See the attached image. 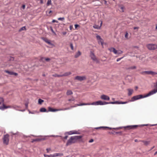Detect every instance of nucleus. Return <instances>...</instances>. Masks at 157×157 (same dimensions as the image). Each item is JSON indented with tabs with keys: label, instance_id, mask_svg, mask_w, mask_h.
<instances>
[{
	"label": "nucleus",
	"instance_id": "nucleus-1",
	"mask_svg": "<svg viewBox=\"0 0 157 157\" xmlns=\"http://www.w3.org/2000/svg\"><path fill=\"white\" fill-rule=\"evenodd\" d=\"M83 136H72L70 137L69 139L67 140L66 146L70 145L76 143L78 141V143L83 142V140L82 139Z\"/></svg>",
	"mask_w": 157,
	"mask_h": 157
},
{
	"label": "nucleus",
	"instance_id": "nucleus-2",
	"mask_svg": "<svg viewBox=\"0 0 157 157\" xmlns=\"http://www.w3.org/2000/svg\"><path fill=\"white\" fill-rule=\"evenodd\" d=\"M156 92H157V89H154L144 95L140 94L134 96L131 98V99L129 101H133L137 100L144 98L152 95Z\"/></svg>",
	"mask_w": 157,
	"mask_h": 157
},
{
	"label": "nucleus",
	"instance_id": "nucleus-3",
	"mask_svg": "<svg viewBox=\"0 0 157 157\" xmlns=\"http://www.w3.org/2000/svg\"><path fill=\"white\" fill-rule=\"evenodd\" d=\"M148 125H149V124H146L141 125H128V126H124V128L125 129H127L128 130H130V129H134L138 127H139V126L142 127V126H147Z\"/></svg>",
	"mask_w": 157,
	"mask_h": 157
},
{
	"label": "nucleus",
	"instance_id": "nucleus-4",
	"mask_svg": "<svg viewBox=\"0 0 157 157\" xmlns=\"http://www.w3.org/2000/svg\"><path fill=\"white\" fill-rule=\"evenodd\" d=\"M90 56L91 59H92L93 61H96V63H99V61L96 57L93 51H91L90 52Z\"/></svg>",
	"mask_w": 157,
	"mask_h": 157
},
{
	"label": "nucleus",
	"instance_id": "nucleus-5",
	"mask_svg": "<svg viewBox=\"0 0 157 157\" xmlns=\"http://www.w3.org/2000/svg\"><path fill=\"white\" fill-rule=\"evenodd\" d=\"M148 49L150 50H154L157 49V44H149L147 45Z\"/></svg>",
	"mask_w": 157,
	"mask_h": 157
},
{
	"label": "nucleus",
	"instance_id": "nucleus-6",
	"mask_svg": "<svg viewBox=\"0 0 157 157\" xmlns=\"http://www.w3.org/2000/svg\"><path fill=\"white\" fill-rule=\"evenodd\" d=\"M140 73L142 75L147 74L151 75H155L157 74V73L156 72L151 71H145L141 72Z\"/></svg>",
	"mask_w": 157,
	"mask_h": 157
},
{
	"label": "nucleus",
	"instance_id": "nucleus-7",
	"mask_svg": "<svg viewBox=\"0 0 157 157\" xmlns=\"http://www.w3.org/2000/svg\"><path fill=\"white\" fill-rule=\"evenodd\" d=\"M9 135L8 134H6L4 135L3 138V143L7 145L8 144L9 141Z\"/></svg>",
	"mask_w": 157,
	"mask_h": 157
},
{
	"label": "nucleus",
	"instance_id": "nucleus-8",
	"mask_svg": "<svg viewBox=\"0 0 157 157\" xmlns=\"http://www.w3.org/2000/svg\"><path fill=\"white\" fill-rule=\"evenodd\" d=\"M97 105V103H96V101L93 102L92 103H80L79 104H77L76 106H75L74 107H75L76 106H82V105Z\"/></svg>",
	"mask_w": 157,
	"mask_h": 157
},
{
	"label": "nucleus",
	"instance_id": "nucleus-9",
	"mask_svg": "<svg viewBox=\"0 0 157 157\" xmlns=\"http://www.w3.org/2000/svg\"><path fill=\"white\" fill-rule=\"evenodd\" d=\"M80 134V132H78V131L74 130L71 131L69 132H66L64 134L65 135H71L74 134Z\"/></svg>",
	"mask_w": 157,
	"mask_h": 157
},
{
	"label": "nucleus",
	"instance_id": "nucleus-10",
	"mask_svg": "<svg viewBox=\"0 0 157 157\" xmlns=\"http://www.w3.org/2000/svg\"><path fill=\"white\" fill-rule=\"evenodd\" d=\"M75 79L80 81H82L85 80L86 79V77L85 76H81L78 75L75 77Z\"/></svg>",
	"mask_w": 157,
	"mask_h": 157
},
{
	"label": "nucleus",
	"instance_id": "nucleus-11",
	"mask_svg": "<svg viewBox=\"0 0 157 157\" xmlns=\"http://www.w3.org/2000/svg\"><path fill=\"white\" fill-rule=\"evenodd\" d=\"M128 101H126L124 102L123 101H113V102H110V103H111V104H125L128 103Z\"/></svg>",
	"mask_w": 157,
	"mask_h": 157
},
{
	"label": "nucleus",
	"instance_id": "nucleus-12",
	"mask_svg": "<svg viewBox=\"0 0 157 157\" xmlns=\"http://www.w3.org/2000/svg\"><path fill=\"white\" fill-rule=\"evenodd\" d=\"M45 140V138H36V139H33L31 141V142L33 143L34 142H40L44 140Z\"/></svg>",
	"mask_w": 157,
	"mask_h": 157
},
{
	"label": "nucleus",
	"instance_id": "nucleus-13",
	"mask_svg": "<svg viewBox=\"0 0 157 157\" xmlns=\"http://www.w3.org/2000/svg\"><path fill=\"white\" fill-rule=\"evenodd\" d=\"M63 109H53L50 107H48V112L50 111V112H55L56 111H57L59 110H63Z\"/></svg>",
	"mask_w": 157,
	"mask_h": 157
},
{
	"label": "nucleus",
	"instance_id": "nucleus-14",
	"mask_svg": "<svg viewBox=\"0 0 157 157\" xmlns=\"http://www.w3.org/2000/svg\"><path fill=\"white\" fill-rule=\"evenodd\" d=\"M100 98L101 99L104 100H109L110 98L109 96L105 95H102L101 96Z\"/></svg>",
	"mask_w": 157,
	"mask_h": 157
},
{
	"label": "nucleus",
	"instance_id": "nucleus-15",
	"mask_svg": "<svg viewBox=\"0 0 157 157\" xmlns=\"http://www.w3.org/2000/svg\"><path fill=\"white\" fill-rule=\"evenodd\" d=\"M5 72L6 73H7L8 74L10 75H14L17 76L18 75V74L17 73L14 72L13 71H9L8 70H5Z\"/></svg>",
	"mask_w": 157,
	"mask_h": 157
},
{
	"label": "nucleus",
	"instance_id": "nucleus-16",
	"mask_svg": "<svg viewBox=\"0 0 157 157\" xmlns=\"http://www.w3.org/2000/svg\"><path fill=\"white\" fill-rule=\"evenodd\" d=\"M11 107L10 106H6L4 103H3L2 105L0 106V109L4 110L5 109L8 108H10Z\"/></svg>",
	"mask_w": 157,
	"mask_h": 157
},
{
	"label": "nucleus",
	"instance_id": "nucleus-17",
	"mask_svg": "<svg viewBox=\"0 0 157 157\" xmlns=\"http://www.w3.org/2000/svg\"><path fill=\"white\" fill-rule=\"evenodd\" d=\"M102 24V21H101L100 26H99L98 25H93V27L95 29H100L101 27V26Z\"/></svg>",
	"mask_w": 157,
	"mask_h": 157
},
{
	"label": "nucleus",
	"instance_id": "nucleus-18",
	"mask_svg": "<svg viewBox=\"0 0 157 157\" xmlns=\"http://www.w3.org/2000/svg\"><path fill=\"white\" fill-rule=\"evenodd\" d=\"M46 43H48L49 45L51 46H54L53 44L51 42L50 40H43Z\"/></svg>",
	"mask_w": 157,
	"mask_h": 157
},
{
	"label": "nucleus",
	"instance_id": "nucleus-19",
	"mask_svg": "<svg viewBox=\"0 0 157 157\" xmlns=\"http://www.w3.org/2000/svg\"><path fill=\"white\" fill-rule=\"evenodd\" d=\"M127 90L128 91V96H130L131 95L133 91V90L132 89H128Z\"/></svg>",
	"mask_w": 157,
	"mask_h": 157
},
{
	"label": "nucleus",
	"instance_id": "nucleus-20",
	"mask_svg": "<svg viewBox=\"0 0 157 157\" xmlns=\"http://www.w3.org/2000/svg\"><path fill=\"white\" fill-rule=\"evenodd\" d=\"M139 141H141L144 143V144L145 146H147L150 143V141H146L144 140H140Z\"/></svg>",
	"mask_w": 157,
	"mask_h": 157
},
{
	"label": "nucleus",
	"instance_id": "nucleus-21",
	"mask_svg": "<svg viewBox=\"0 0 157 157\" xmlns=\"http://www.w3.org/2000/svg\"><path fill=\"white\" fill-rule=\"evenodd\" d=\"M101 128H103V129H105L106 128H107V129H112V128H109V127H100L96 128H95L97 129H98Z\"/></svg>",
	"mask_w": 157,
	"mask_h": 157
},
{
	"label": "nucleus",
	"instance_id": "nucleus-22",
	"mask_svg": "<svg viewBox=\"0 0 157 157\" xmlns=\"http://www.w3.org/2000/svg\"><path fill=\"white\" fill-rule=\"evenodd\" d=\"M71 74V72H67L65 73L64 74L62 75V77L67 76Z\"/></svg>",
	"mask_w": 157,
	"mask_h": 157
},
{
	"label": "nucleus",
	"instance_id": "nucleus-23",
	"mask_svg": "<svg viewBox=\"0 0 157 157\" xmlns=\"http://www.w3.org/2000/svg\"><path fill=\"white\" fill-rule=\"evenodd\" d=\"M40 111L41 112H48V111L44 107L41 108L40 109Z\"/></svg>",
	"mask_w": 157,
	"mask_h": 157
},
{
	"label": "nucleus",
	"instance_id": "nucleus-24",
	"mask_svg": "<svg viewBox=\"0 0 157 157\" xmlns=\"http://www.w3.org/2000/svg\"><path fill=\"white\" fill-rule=\"evenodd\" d=\"M136 67L135 66H133L130 67H128V68H126V69L127 70H130V69L134 70V69H136Z\"/></svg>",
	"mask_w": 157,
	"mask_h": 157
},
{
	"label": "nucleus",
	"instance_id": "nucleus-25",
	"mask_svg": "<svg viewBox=\"0 0 157 157\" xmlns=\"http://www.w3.org/2000/svg\"><path fill=\"white\" fill-rule=\"evenodd\" d=\"M81 55V52L79 51H78L77 53L75 55V58H77L79 57Z\"/></svg>",
	"mask_w": 157,
	"mask_h": 157
},
{
	"label": "nucleus",
	"instance_id": "nucleus-26",
	"mask_svg": "<svg viewBox=\"0 0 157 157\" xmlns=\"http://www.w3.org/2000/svg\"><path fill=\"white\" fill-rule=\"evenodd\" d=\"M98 42L99 44L101 45L102 46V48H103V44H104L103 42V40H98Z\"/></svg>",
	"mask_w": 157,
	"mask_h": 157
},
{
	"label": "nucleus",
	"instance_id": "nucleus-27",
	"mask_svg": "<svg viewBox=\"0 0 157 157\" xmlns=\"http://www.w3.org/2000/svg\"><path fill=\"white\" fill-rule=\"evenodd\" d=\"M26 27L25 26H23L19 30V32H20L23 30H26Z\"/></svg>",
	"mask_w": 157,
	"mask_h": 157
},
{
	"label": "nucleus",
	"instance_id": "nucleus-28",
	"mask_svg": "<svg viewBox=\"0 0 157 157\" xmlns=\"http://www.w3.org/2000/svg\"><path fill=\"white\" fill-rule=\"evenodd\" d=\"M96 103H97V105H103V101H96Z\"/></svg>",
	"mask_w": 157,
	"mask_h": 157
},
{
	"label": "nucleus",
	"instance_id": "nucleus-29",
	"mask_svg": "<svg viewBox=\"0 0 157 157\" xmlns=\"http://www.w3.org/2000/svg\"><path fill=\"white\" fill-rule=\"evenodd\" d=\"M73 94V92L71 90H68L67 92V95H71Z\"/></svg>",
	"mask_w": 157,
	"mask_h": 157
},
{
	"label": "nucleus",
	"instance_id": "nucleus-30",
	"mask_svg": "<svg viewBox=\"0 0 157 157\" xmlns=\"http://www.w3.org/2000/svg\"><path fill=\"white\" fill-rule=\"evenodd\" d=\"M44 102V100L41 99H39L38 101V103L39 104L41 105L43 102Z\"/></svg>",
	"mask_w": 157,
	"mask_h": 157
},
{
	"label": "nucleus",
	"instance_id": "nucleus-31",
	"mask_svg": "<svg viewBox=\"0 0 157 157\" xmlns=\"http://www.w3.org/2000/svg\"><path fill=\"white\" fill-rule=\"evenodd\" d=\"M52 76L54 77H62V75H59L56 74L53 75Z\"/></svg>",
	"mask_w": 157,
	"mask_h": 157
},
{
	"label": "nucleus",
	"instance_id": "nucleus-32",
	"mask_svg": "<svg viewBox=\"0 0 157 157\" xmlns=\"http://www.w3.org/2000/svg\"><path fill=\"white\" fill-rule=\"evenodd\" d=\"M56 156H63V153H56Z\"/></svg>",
	"mask_w": 157,
	"mask_h": 157
},
{
	"label": "nucleus",
	"instance_id": "nucleus-33",
	"mask_svg": "<svg viewBox=\"0 0 157 157\" xmlns=\"http://www.w3.org/2000/svg\"><path fill=\"white\" fill-rule=\"evenodd\" d=\"M0 40L1 41V42H0V44L1 45H4L6 44V43L4 41V40Z\"/></svg>",
	"mask_w": 157,
	"mask_h": 157
},
{
	"label": "nucleus",
	"instance_id": "nucleus-34",
	"mask_svg": "<svg viewBox=\"0 0 157 157\" xmlns=\"http://www.w3.org/2000/svg\"><path fill=\"white\" fill-rule=\"evenodd\" d=\"M123 52L122 51L120 50H118L117 51L116 54L119 55L122 54Z\"/></svg>",
	"mask_w": 157,
	"mask_h": 157
},
{
	"label": "nucleus",
	"instance_id": "nucleus-35",
	"mask_svg": "<svg viewBox=\"0 0 157 157\" xmlns=\"http://www.w3.org/2000/svg\"><path fill=\"white\" fill-rule=\"evenodd\" d=\"M4 100L2 98H0V105L2 103H3Z\"/></svg>",
	"mask_w": 157,
	"mask_h": 157
},
{
	"label": "nucleus",
	"instance_id": "nucleus-36",
	"mask_svg": "<svg viewBox=\"0 0 157 157\" xmlns=\"http://www.w3.org/2000/svg\"><path fill=\"white\" fill-rule=\"evenodd\" d=\"M40 61H41L43 62H44L45 61V58L44 57H41L40 59Z\"/></svg>",
	"mask_w": 157,
	"mask_h": 157
},
{
	"label": "nucleus",
	"instance_id": "nucleus-37",
	"mask_svg": "<svg viewBox=\"0 0 157 157\" xmlns=\"http://www.w3.org/2000/svg\"><path fill=\"white\" fill-rule=\"evenodd\" d=\"M52 4L51 0H48L47 3V6H48Z\"/></svg>",
	"mask_w": 157,
	"mask_h": 157
},
{
	"label": "nucleus",
	"instance_id": "nucleus-38",
	"mask_svg": "<svg viewBox=\"0 0 157 157\" xmlns=\"http://www.w3.org/2000/svg\"><path fill=\"white\" fill-rule=\"evenodd\" d=\"M70 47L71 48V49L72 50H74V48H73V44L72 43H70Z\"/></svg>",
	"mask_w": 157,
	"mask_h": 157
},
{
	"label": "nucleus",
	"instance_id": "nucleus-39",
	"mask_svg": "<svg viewBox=\"0 0 157 157\" xmlns=\"http://www.w3.org/2000/svg\"><path fill=\"white\" fill-rule=\"evenodd\" d=\"M113 49V52L115 54H116V53L117 52V50L115 48H112Z\"/></svg>",
	"mask_w": 157,
	"mask_h": 157
},
{
	"label": "nucleus",
	"instance_id": "nucleus-40",
	"mask_svg": "<svg viewBox=\"0 0 157 157\" xmlns=\"http://www.w3.org/2000/svg\"><path fill=\"white\" fill-rule=\"evenodd\" d=\"M115 132L113 131H111V132H109V134H110L115 135Z\"/></svg>",
	"mask_w": 157,
	"mask_h": 157
},
{
	"label": "nucleus",
	"instance_id": "nucleus-41",
	"mask_svg": "<svg viewBox=\"0 0 157 157\" xmlns=\"http://www.w3.org/2000/svg\"><path fill=\"white\" fill-rule=\"evenodd\" d=\"M103 105H105L107 104H111V103H110V102H107L105 101H103Z\"/></svg>",
	"mask_w": 157,
	"mask_h": 157
},
{
	"label": "nucleus",
	"instance_id": "nucleus-42",
	"mask_svg": "<svg viewBox=\"0 0 157 157\" xmlns=\"http://www.w3.org/2000/svg\"><path fill=\"white\" fill-rule=\"evenodd\" d=\"M115 134H119L120 135H122V132H115Z\"/></svg>",
	"mask_w": 157,
	"mask_h": 157
},
{
	"label": "nucleus",
	"instance_id": "nucleus-43",
	"mask_svg": "<svg viewBox=\"0 0 157 157\" xmlns=\"http://www.w3.org/2000/svg\"><path fill=\"white\" fill-rule=\"evenodd\" d=\"M50 157H55L56 156V153H55L53 154H51L49 155Z\"/></svg>",
	"mask_w": 157,
	"mask_h": 157
},
{
	"label": "nucleus",
	"instance_id": "nucleus-44",
	"mask_svg": "<svg viewBox=\"0 0 157 157\" xmlns=\"http://www.w3.org/2000/svg\"><path fill=\"white\" fill-rule=\"evenodd\" d=\"M58 20L63 21L64 19V18L63 17H59L58 18Z\"/></svg>",
	"mask_w": 157,
	"mask_h": 157
},
{
	"label": "nucleus",
	"instance_id": "nucleus-45",
	"mask_svg": "<svg viewBox=\"0 0 157 157\" xmlns=\"http://www.w3.org/2000/svg\"><path fill=\"white\" fill-rule=\"evenodd\" d=\"M128 32H126L125 33V37L126 38H127L128 37Z\"/></svg>",
	"mask_w": 157,
	"mask_h": 157
},
{
	"label": "nucleus",
	"instance_id": "nucleus-46",
	"mask_svg": "<svg viewBox=\"0 0 157 157\" xmlns=\"http://www.w3.org/2000/svg\"><path fill=\"white\" fill-rule=\"evenodd\" d=\"M124 127H120L119 128H112L111 129H116V130H118L120 128H124Z\"/></svg>",
	"mask_w": 157,
	"mask_h": 157
},
{
	"label": "nucleus",
	"instance_id": "nucleus-47",
	"mask_svg": "<svg viewBox=\"0 0 157 157\" xmlns=\"http://www.w3.org/2000/svg\"><path fill=\"white\" fill-rule=\"evenodd\" d=\"M50 29H51V31L52 32V33H53L55 34V33L54 32V31L52 29V27H50Z\"/></svg>",
	"mask_w": 157,
	"mask_h": 157
},
{
	"label": "nucleus",
	"instance_id": "nucleus-48",
	"mask_svg": "<svg viewBox=\"0 0 157 157\" xmlns=\"http://www.w3.org/2000/svg\"><path fill=\"white\" fill-rule=\"evenodd\" d=\"M96 38L97 39H102L100 36L98 35L96 36Z\"/></svg>",
	"mask_w": 157,
	"mask_h": 157
},
{
	"label": "nucleus",
	"instance_id": "nucleus-49",
	"mask_svg": "<svg viewBox=\"0 0 157 157\" xmlns=\"http://www.w3.org/2000/svg\"><path fill=\"white\" fill-rule=\"evenodd\" d=\"M75 29H77L78 27L79 26V25L78 24H75Z\"/></svg>",
	"mask_w": 157,
	"mask_h": 157
},
{
	"label": "nucleus",
	"instance_id": "nucleus-50",
	"mask_svg": "<svg viewBox=\"0 0 157 157\" xmlns=\"http://www.w3.org/2000/svg\"><path fill=\"white\" fill-rule=\"evenodd\" d=\"M52 23L56 22V23H58V21H57L56 20H53L52 21Z\"/></svg>",
	"mask_w": 157,
	"mask_h": 157
},
{
	"label": "nucleus",
	"instance_id": "nucleus-51",
	"mask_svg": "<svg viewBox=\"0 0 157 157\" xmlns=\"http://www.w3.org/2000/svg\"><path fill=\"white\" fill-rule=\"evenodd\" d=\"M65 136H64V137H63V138L65 140H66L67 139V137H68V136L67 135H65Z\"/></svg>",
	"mask_w": 157,
	"mask_h": 157
},
{
	"label": "nucleus",
	"instance_id": "nucleus-52",
	"mask_svg": "<svg viewBox=\"0 0 157 157\" xmlns=\"http://www.w3.org/2000/svg\"><path fill=\"white\" fill-rule=\"evenodd\" d=\"M69 28H70V30H72V29H73V25H71L70 26V27H69Z\"/></svg>",
	"mask_w": 157,
	"mask_h": 157
},
{
	"label": "nucleus",
	"instance_id": "nucleus-53",
	"mask_svg": "<svg viewBox=\"0 0 157 157\" xmlns=\"http://www.w3.org/2000/svg\"><path fill=\"white\" fill-rule=\"evenodd\" d=\"M94 141V140L93 139H91L89 141V143H92Z\"/></svg>",
	"mask_w": 157,
	"mask_h": 157
},
{
	"label": "nucleus",
	"instance_id": "nucleus-54",
	"mask_svg": "<svg viewBox=\"0 0 157 157\" xmlns=\"http://www.w3.org/2000/svg\"><path fill=\"white\" fill-rule=\"evenodd\" d=\"M50 60V59L49 58H45V60L47 61H49Z\"/></svg>",
	"mask_w": 157,
	"mask_h": 157
},
{
	"label": "nucleus",
	"instance_id": "nucleus-55",
	"mask_svg": "<svg viewBox=\"0 0 157 157\" xmlns=\"http://www.w3.org/2000/svg\"><path fill=\"white\" fill-rule=\"evenodd\" d=\"M123 58V57H121V58H118V59H117V62H118L119 61H120L121 59H122Z\"/></svg>",
	"mask_w": 157,
	"mask_h": 157
},
{
	"label": "nucleus",
	"instance_id": "nucleus-56",
	"mask_svg": "<svg viewBox=\"0 0 157 157\" xmlns=\"http://www.w3.org/2000/svg\"><path fill=\"white\" fill-rule=\"evenodd\" d=\"M51 149L50 148H47L46 149V150L47 151V153H48L49 152V151L51 150Z\"/></svg>",
	"mask_w": 157,
	"mask_h": 157
},
{
	"label": "nucleus",
	"instance_id": "nucleus-57",
	"mask_svg": "<svg viewBox=\"0 0 157 157\" xmlns=\"http://www.w3.org/2000/svg\"><path fill=\"white\" fill-rule=\"evenodd\" d=\"M111 48L109 49V50L110 51V52H113V49L112 48Z\"/></svg>",
	"mask_w": 157,
	"mask_h": 157
},
{
	"label": "nucleus",
	"instance_id": "nucleus-58",
	"mask_svg": "<svg viewBox=\"0 0 157 157\" xmlns=\"http://www.w3.org/2000/svg\"><path fill=\"white\" fill-rule=\"evenodd\" d=\"M25 5H23L22 6V8L23 9H24L25 8Z\"/></svg>",
	"mask_w": 157,
	"mask_h": 157
},
{
	"label": "nucleus",
	"instance_id": "nucleus-59",
	"mask_svg": "<svg viewBox=\"0 0 157 157\" xmlns=\"http://www.w3.org/2000/svg\"><path fill=\"white\" fill-rule=\"evenodd\" d=\"M44 157H50L49 155L44 154Z\"/></svg>",
	"mask_w": 157,
	"mask_h": 157
},
{
	"label": "nucleus",
	"instance_id": "nucleus-60",
	"mask_svg": "<svg viewBox=\"0 0 157 157\" xmlns=\"http://www.w3.org/2000/svg\"><path fill=\"white\" fill-rule=\"evenodd\" d=\"M25 105L26 108H27L28 106V103H26L25 104Z\"/></svg>",
	"mask_w": 157,
	"mask_h": 157
},
{
	"label": "nucleus",
	"instance_id": "nucleus-61",
	"mask_svg": "<svg viewBox=\"0 0 157 157\" xmlns=\"http://www.w3.org/2000/svg\"><path fill=\"white\" fill-rule=\"evenodd\" d=\"M157 124H149V126H154L157 125Z\"/></svg>",
	"mask_w": 157,
	"mask_h": 157
},
{
	"label": "nucleus",
	"instance_id": "nucleus-62",
	"mask_svg": "<svg viewBox=\"0 0 157 157\" xmlns=\"http://www.w3.org/2000/svg\"><path fill=\"white\" fill-rule=\"evenodd\" d=\"M40 0V3L41 4H42L43 3V0Z\"/></svg>",
	"mask_w": 157,
	"mask_h": 157
},
{
	"label": "nucleus",
	"instance_id": "nucleus-63",
	"mask_svg": "<svg viewBox=\"0 0 157 157\" xmlns=\"http://www.w3.org/2000/svg\"><path fill=\"white\" fill-rule=\"evenodd\" d=\"M138 27H134L133 29H139Z\"/></svg>",
	"mask_w": 157,
	"mask_h": 157
},
{
	"label": "nucleus",
	"instance_id": "nucleus-64",
	"mask_svg": "<svg viewBox=\"0 0 157 157\" xmlns=\"http://www.w3.org/2000/svg\"><path fill=\"white\" fill-rule=\"evenodd\" d=\"M121 9L122 10V12H123L124 11L123 10L124 7H121Z\"/></svg>",
	"mask_w": 157,
	"mask_h": 157
}]
</instances>
